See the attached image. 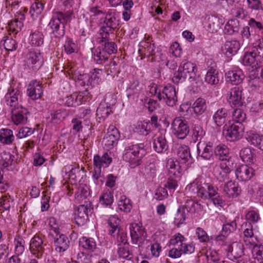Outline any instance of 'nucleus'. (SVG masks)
Wrapping results in <instances>:
<instances>
[{
    "instance_id": "obj_24",
    "label": "nucleus",
    "mask_w": 263,
    "mask_h": 263,
    "mask_svg": "<svg viewBox=\"0 0 263 263\" xmlns=\"http://www.w3.org/2000/svg\"><path fill=\"white\" fill-rule=\"evenodd\" d=\"M176 154L185 165L189 166L193 163L194 159L191 155L190 148L188 146L186 145H178Z\"/></svg>"
},
{
    "instance_id": "obj_46",
    "label": "nucleus",
    "mask_w": 263,
    "mask_h": 263,
    "mask_svg": "<svg viewBox=\"0 0 263 263\" xmlns=\"http://www.w3.org/2000/svg\"><path fill=\"white\" fill-rule=\"evenodd\" d=\"M205 131L202 127L199 124H195L192 129V139L196 142L200 140L205 135Z\"/></svg>"
},
{
    "instance_id": "obj_47",
    "label": "nucleus",
    "mask_w": 263,
    "mask_h": 263,
    "mask_svg": "<svg viewBox=\"0 0 263 263\" xmlns=\"http://www.w3.org/2000/svg\"><path fill=\"white\" fill-rule=\"evenodd\" d=\"M15 158L14 156L9 153L4 152L0 156V164L4 167L12 165Z\"/></svg>"
},
{
    "instance_id": "obj_57",
    "label": "nucleus",
    "mask_w": 263,
    "mask_h": 263,
    "mask_svg": "<svg viewBox=\"0 0 263 263\" xmlns=\"http://www.w3.org/2000/svg\"><path fill=\"white\" fill-rule=\"evenodd\" d=\"M78 80L80 85L87 86V88L86 89V90L90 88L93 82L92 77H91L90 74L88 73L80 74L78 76Z\"/></svg>"
},
{
    "instance_id": "obj_26",
    "label": "nucleus",
    "mask_w": 263,
    "mask_h": 263,
    "mask_svg": "<svg viewBox=\"0 0 263 263\" xmlns=\"http://www.w3.org/2000/svg\"><path fill=\"white\" fill-rule=\"evenodd\" d=\"M88 210L90 211V209L87 207V205H80L78 208L74 218L76 224L78 226H83L87 221Z\"/></svg>"
},
{
    "instance_id": "obj_63",
    "label": "nucleus",
    "mask_w": 263,
    "mask_h": 263,
    "mask_svg": "<svg viewBox=\"0 0 263 263\" xmlns=\"http://www.w3.org/2000/svg\"><path fill=\"white\" fill-rule=\"evenodd\" d=\"M64 47L65 51L67 54H71L77 50L76 44L70 38H67Z\"/></svg>"
},
{
    "instance_id": "obj_50",
    "label": "nucleus",
    "mask_w": 263,
    "mask_h": 263,
    "mask_svg": "<svg viewBox=\"0 0 263 263\" xmlns=\"http://www.w3.org/2000/svg\"><path fill=\"white\" fill-rule=\"evenodd\" d=\"M31 44L35 46H40L44 43V36L39 31H35L30 35Z\"/></svg>"
},
{
    "instance_id": "obj_35",
    "label": "nucleus",
    "mask_w": 263,
    "mask_h": 263,
    "mask_svg": "<svg viewBox=\"0 0 263 263\" xmlns=\"http://www.w3.org/2000/svg\"><path fill=\"white\" fill-rule=\"evenodd\" d=\"M228 116V112L227 109L224 108H221L214 113L213 119L217 126H220L225 123Z\"/></svg>"
},
{
    "instance_id": "obj_61",
    "label": "nucleus",
    "mask_w": 263,
    "mask_h": 263,
    "mask_svg": "<svg viewBox=\"0 0 263 263\" xmlns=\"http://www.w3.org/2000/svg\"><path fill=\"white\" fill-rule=\"evenodd\" d=\"M246 219L248 223L254 224L260 220L259 214L256 211H250L246 214Z\"/></svg>"
},
{
    "instance_id": "obj_62",
    "label": "nucleus",
    "mask_w": 263,
    "mask_h": 263,
    "mask_svg": "<svg viewBox=\"0 0 263 263\" xmlns=\"http://www.w3.org/2000/svg\"><path fill=\"white\" fill-rule=\"evenodd\" d=\"M101 47L109 57L110 55L116 53L117 51V46L113 42H107L102 44Z\"/></svg>"
},
{
    "instance_id": "obj_25",
    "label": "nucleus",
    "mask_w": 263,
    "mask_h": 263,
    "mask_svg": "<svg viewBox=\"0 0 263 263\" xmlns=\"http://www.w3.org/2000/svg\"><path fill=\"white\" fill-rule=\"evenodd\" d=\"M26 62L28 66H31L33 69H38L42 65V57L39 52L29 51L26 55Z\"/></svg>"
},
{
    "instance_id": "obj_53",
    "label": "nucleus",
    "mask_w": 263,
    "mask_h": 263,
    "mask_svg": "<svg viewBox=\"0 0 263 263\" xmlns=\"http://www.w3.org/2000/svg\"><path fill=\"white\" fill-rule=\"evenodd\" d=\"M234 123H240L245 121L246 115L244 111L240 108H236L232 114Z\"/></svg>"
},
{
    "instance_id": "obj_22",
    "label": "nucleus",
    "mask_w": 263,
    "mask_h": 263,
    "mask_svg": "<svg viewBox=\"0 0 263 263\" xmlns=\"http://www.w3.org/2000/svg\"><path fill=\"white\" fill-rule=\"evenodd\" d=\"M197 152L198 155L204 159L210 160L213 154V144L211 142L197 144Z\"/></svg>"
},
{
    "instance_id": "obj_29",
    "label": "nucleus",
    "mask_w": 263,
    "mask_h": 263,
    "mask_svg": "<svg viewBox=\"0 0 263 263\" xmlns=\"http://www.w3.org/2000/svg\"><path fill=\"white\" fill-rule=\"evenodd\" d=\"M240 48V43L237 40L227 41L222 47L227 56L235 54Z\"/></svg>"
},
{
    "instance_id": "obj_18",
    "label": "nucleus",
    "mask_w": 263,
    "mask_h": 263,
    "mask_svg": "<svg viewBox=\"0 0 263 263\" xmlns=\"http://www.w3.org/2000/svg\"><path fill=\"white\" fill-rule=\"evenodd\" d=\"M228 163L221 162L219 166H216L214 170V175L220 181H225L229 179L231 171L230 162Z\"/></svg>"
},
{
    "instance_id": "obj_19",
    "label": "nucleus",
    "mask_w": 263,
    "mask_h": 263,
    "mask_svg": "<svg viewBox=\"0 0 263 263\" xmlns=\"http://www.w3.org/2000/svg\"><path fill=\"white\" fill-rule=\"evenodd\" d=\"M27 93L29 98L33 100L40 99L43 93L42 84L36 80L31 81L28 85Z\"/></svg>"
},
{
    "instance_id": "obj_56",
    "label": "nucleus",
    "mask_w": 263,
    "mask_h": 263,
    "mask_svg": "<svg viewBox=\"0 0 263 263\" xmlns=\"http://www.w3.org/2000/svg\"><path fill=\"white\" fill-rule=\"evenodd\" d=\"M128 97L132 95H138L140 92L139 82L137 80H133L126 90Z\"/></svg>"
},
{
    "instance_id": "obj_23",
    "label": "nucleus",
    "mask_w": 263,
    "mask_h": 263,
    "mask_svg": "<svg viewBox=\"0 0 263 263\" xmlns=\"http://www.w3.org/2000/svg\"><path fill=\"white\" fill-rule=\"evenodd\" d=\"M235 174L238 180L247 181L253 176L254 170L248 165H242L236 169Z\"/></svg>"
},
{
    "instance_id": "obj_11",
    "label": "nucleus",
    "mask_w": 263,
    "mask_h": 263,
    "mask_svg": "<svg viewBox=\"0 0 263 263\" xmlns=\"http://www.w3.org/2000/svg\"><path fill=\"white\" fill-rule=\"evenodd\" d=\"M130 233L132 242L138 245L139 247H141L145 241L149 242L146 239L147 237L146 232L144 229L139 224L135 223L132 225L130 228Z\"/></svg>"
},
{
    "instance_id": "obj_39",
    "label": "nucleus",
    "mask_w": 263,
    "mask_h": 263,
    "mask_svg": "<svg viewBox=\"0 0 263 263\" xmlns=\"http://www.w3.org/2000/svg\"><path fill=\"white\" fill-rule=\"evenodd\" d=\"M14 140L12 130L2 128L0 130V142L4 144H10Z\"/></svg>"
},
{
    "instance_id": "obj_3",
    "label": "nucleus",
    "mask_w": 263,
    "mask_h": 263,
    "mask_svg": "<svg viewBox=\"0 0 263 263\" xmlns=\"http://www.w3.org/2000/svg\"><path fill=\"white\" fill-rule=\"evenodd\" d=\"M151 92L157 95L159 101H162L167 106L173 107L178 100L175 87L170 84L165 86L154 85L151 88Z\"/></svg>"
},
{
    "instance_id": "obj_59",
    "label": "nucleus",
    "mask_w": 263,
    "mask_h": 263,
    "mask_svg": "<svg viewBox=\"0 0 263 263\" xmlns=\"http://www.w3.org/2000/svg\"><path fill=\"white\" fill-rule=\"evenodd\" d=\"M252 254L254 259H257L258 263L263 260V246L254 245L252 249Z\"/></svg>"
},
{
    "instance_id": "obj_6",
    "label": "nucleus",
    "mask_w": 263,
    "mask_h": 263,
    "mask_svg": "<svg viewBox=\"0 0 263 263\" xmlns=\"http://www.w3.org/2000/svg\"><path fill=\"white\" fill-rule=\"evenodd\" d=\"M243 245L241 242L235 241L226 249L228 258L237 263H245L247 258L245 256Z\"/></svg>"
},
{
    "instance_id": "obj_34",
    "label": "nucleus",
    "mask_w": 263,
    "mask_h": 263,
    "mask_svg": "<svg viewBox=\"0 0 263 263\" xmlns=\"http://www.w3.org/2000/svg\"><path fill=\"white\" fill-rule=\"evenodd\" d=\"M168 146L165 137L161 136L157 137L153 141L154 149L158 153L166 151Z\"/></svg>"
},
{
    "instance_id": "obj_2",
    "label": "nucleus",
    "mask_w": 263,
    "mask_h": 263,
    "mask_svg": "<svg viewBox=\"0 0 263 263\" xmlns=\"http://www.w3.org/2000/svg\"><path fill=\"white\" fill-rule=\"evenodd\" d=\"M72 12L70 10L63 12L57 11L53 13L49 23L51 33L54 37L62 38L65 33V25L70 22Z\"/></svg>"
},
{
    "instance_id": "obj_42",
    "label": "nucleus",
    "mask_w": 263,
    "mask_h": 263,
    "mask_svg": "<svg viewBox=\"0 0 263 263\" xmlns=\"http://www.w3.org/2000/svg\"><path fill=\"white\" fill-rule=\"evenodd\" d=\"M166 167L168 174L171 176H178L181 173V168L178 163H177L172 159L167 160Z\"/></svg>"
},
{
    "instance_id": "obj_13",
    "label": "nucleus",
    "mask_w": 263,
    "mask_h": 263,
    "mask_svg": "<svg viewBox=\"0 0 263 263\" xmlns=\"http://www.w3.org/2000/svg\"><path fill=\"white\" fill-rule=\"evenodd\" d=\"M120 220L116 216H111L109 218L108 224L109 227V234L112 235L117 232V240L118 242L125 244L127 243V235L119 227Z\"/></svg>"
},
{
    "instance_id": "obj_51",
    "label": "nucleus",
    "mask_w": 263,
    "mask_h": 263,
    "mask_svg": "<svg viewBox=\"0 0 263 263\" xmlns=\"http://www.w3.org/2000/svg\"><path fill=\"white\" fill-rule=\"evenodd\" d=\"M118 207L121 211H123L125 213H128L132 208V205L129 199L127 198L125 196H122L119 201Z\"/></svg>"
},
{
    "instance_id": "obj_30",
    "label": "nucleus",
    "mask_w": 263,
    "mask_h": 263,
    "mask_svg": "<svg viewBox=\"0 0 263 263\" xmlns=\"http://www.w3.org/2000/svg\"><path fill=\"white\" fill-rule=\"evenodd\" d=\"M112 161V158L107 153L103 154L102 157L96 155L93 157V165L95 166L101 168L108 166Z\"/></svg>"
},
{
    "instance_id": "obj_64",
    "label": "nucleus",
    "mask_w": 263,
    "mask_h": 263,
    "mask_svg": "<svg viewBox=\"0 0 263 263\" xmlns=\"http://www.w3.org/2000/svg\"><path fill=\"white\" fill-rule=\"evenodd\" d=\"M13 203V199L9 194L3 196L1 199V205L6 210H9Z\"/></svg>"
},
{
    "instance_id": "obj_5",
    "label": "nucleus",
    "mask_w": 263,
    "mask_h": 263,
    "mask_svg": "<svg viewBox=\"0 0 263 263\" xmlns=\"http://www.w3.org/2000/svg\"><path fill=\"white\" fill-rule=\"evenodd\" d=\"M21 93L17 88L11 86L4 98L6 104L11 107H14L12 109V114H19L27 116L29 111L27 109L22 105H17L18 99L21 98Z\"/></svg>"
},
{
    "instance_id": "obj_40",
    "label": "nucleus",
    "mask_w": 263,
    "mask_h": 263,
    "mask_svg": "<svg viewBox=\"0 0 263 263\" xmlns=\"http://www.w3.org/2000/svg\"><path fill=\"white\" fill-rule=\"evenodd\" d=\"M93 57L97 64H103L108 60L109 56L101 47H99L93 52Z\"/></svg>"
},
{
    "instance_id": "obj_20",
    "label": "nucleus",
    "mask_w": 263,
    "mask_h": 263,
    "mask_svg": "<svg viewBox=\"0 0 263 263\" xmlns=\"http://www.w3.org/2000/svg\"><path fill=\"white\" fill-rule=\"evenodd\" d=\"M226 81L233 85L240 84L245 78L242 70L239 68H235L225 73Z\"/></svg>"
},
{
    "instance_id": "obj_21",
    "label": "nucleus",
    "mask_w": 263,
    "mask_h": 263,
    "mask_svg": "<svg viewBox=\"0 0 263 263\" xmlns=\"http://www.w3.org/2000/svg\"><path fill=\"white\" fill-rule=\"evenodd\" d=\"M30 250L31 252L38 258H41L44 252L43 240L39 236H34L30 241Z\"/></svg>"
},
{
    "instance_id": "obj_58",
    "label": "nucleus",
    "mask_w": 263,
    "mask_h": 263,
    "mask_svg": "<svg viewBox=\"0 0 263 263\" xmlns=\"http://www.w3.org/2000/svg\"><path fill=\"white\" fill-rule=\"evenodd\" d=\"M248 26L255 31H257L263 34V24L254 18H250L248 21Z\"/></svg>"
},
{
    "instance_id": "obj_16",
    "label": "nucleus",
    "mask_w": 263,
    "mask_h": 263,
    "mask_svg": "<svg viewBox=\"0 0 263 263\" xmlns=\"http://www.w3.org/2000/svg\"><path fill=\"white\" fill-rule=\"evenodd\" d=\"M227 100L232 107H239L243 105L242 91L238 87L232 88L228 94Z\"/></svg>"
},
{
    "instance_id": "obj_48",
    "label": "nucleus",
    "mask_w": 263,
    "mask_h": 263,
    "mask_svg": "<svg viewBox=\"0 0 263 263\" xmlns=\"http://www.w3.org/2000/svg\"><path fill=\"white\" fill-rule=\"evenodd\" d=\"M44 9V4L41 2H35L32 4L29 13L32 17L34 19L38 16L43 11Z\"/></svg>"
},
{
    "instance_id": "obj_14",
    "label": "nucleus",
    "mask_w": 263,
    "mask_h": 263,
    "mask_svg": "<svg viewBox=\"0 0 263 263\" xmlns=\"http://www.w3.org/2000/svg\"><path fill=\"white\" fill-rule=\"evenodd\" d=\"M119 25V19L118 14L115 11L109 10L106 13L103 19L101 27L103 28L104 30H106L107 31L114 32Z\"/></svg>"
},
{
    "instance_id": "obj_52",
    "label": "nucleus",
    "mask_w": 263,
    "mask_h": 263,
    "mask_svg": "<svg viewBox=\"0 0 263 263\" xmlns=\"http://www.w3.org/2000/svg\"><path fill=\"white\" fill-rule=\"evenodd\" d=\"M1 42L3 43L4 48L6 50L12 51L16 49L17 43L11 37L4 36Z\"/></svg>"
},
{
    "instance_id": "obj_27",
    "label": "nucleus",
    "mask_w": 263,
    "mask_h": 263,
    "mask_svg": "<svg viewBox=\"0 0 263 263\" xmlns=\"http://www.w3.org/2000/svg\"><path fill=\"white\" fill-rule=\"evenodd\" d=\"M223 192L228 197L234 198L239 195L240 193V189L237 183L228 181L223 187Z\"/></svg>"
},
{
    "instance_id": "obj_44",
    "label": "nucleus",
    "mask_w": 263,
    "mask_h": 263,
    "mask_svg": "<svg viewBox=\"0 0 263 263\" xmlns=\"http://www.w3.org/2000/svg\"><path fill=\"white\" fill-rule=\"evenodd\" d=\"M250 47L251 49L254 52V53L263 58V36L251 43Z\"/></svg>"
},
{
    "instance_id": "obj_17",
    "label": "nucleus",
    "mask_w": 263,
    "mask_h": 263,
    "mask_svg": "<svg viewBox=\"0 0 263 263\" xmlns=\"http://www.w3.org/2000/svg\"><path fill=\"white\" fill-rule=\"evenodd\" d=\"M179 67L191 82L197 80V67L195 64L189 61H183L180 63Z\"/></svg>"
},
{
    "instance_id": "obj_60",
    "label": "nucleus",
    "mask_w": 263,
    "mask_h": 263,
    "mask_svg": "<svg viewBox=\"0 0 263 263\" xmlns=\"http://www.w3.org/2000/svg\"><path fill=\"white\" fill-rule=\"evenodd\" d=\"M251 144L263 151V135L254 134L249 137Z\"/></svg>"
},
{
    "instance_id": "obj_36",
    "label": "nucleus",
    "mask_w": 263,
    "mask_h": 263,
    "mask_svg": "<svg viewBox=\"0 0 263 263\" xmlns=\"http://www.w3.org/2000/svg\"><path fill=\"white\" fill-rule=\"evenodd\" d=\"M192 108L196 116L203 114L207 108L206 100L202 98H199L194 102Z\"/></svg>"
},
{
    "instance_id": "obj_28",
    "label": "nucleus",
    "mask_w": 263,
    "mask_h": 263,
    "mask_svg": "<svg viewBox=\"0 0 263 263\" xmlns=\"http://www.w3.org/2000/svg\"><path fill=\"white\" fill-rule=\"evenodd\" d=\"M214 154L216 157L222 161L221 162L228 163V161H230L229 149L226 145L224 144L218 145L215 148Z\"/></svg>"
},
{
    "instance_id": "obj_1",
    "label": "nucleus",
    "mask_w": 263,
    "mask_h": 263,
    "mask_svg": "<svg viewBox=\"0 0 263 263\" xmlns=\"http://www.w3.org/2000/svg\"><path fill=\"white\" fill-rule=\"evenodd\" d=\"M191 192L197 193V196L203 199H211L214 205L222 206L223 200L217 192V188L210 183L196 179L186 187Z\"/></svg>"
},
{
    "instance_id": "obj_9",
    "label": "nucleus",
    "mask_w": 263,
    "mask_h": 263,
    "mask_svg": "<svg viewBox=\"0 0 263 263\" xmlns=\"http://www.w3.org/2000/svg\"><path fill=\"white\" fill-rule=\"evenodd\" d=\"M50 235L54 239V245L57 251L62 252L68 249L69 243L68 238L65 235L60 234L59 229L57 227L51 226Z\"/></svg>"
},
{
    "instance_id": "obj_12",
    "label": "nucleus",
    "mask_w": 263,
    "mask_h": 263,
    "mask_svg": "<svg viewBox=\"0 0 263 263\" xmlns=\"http://www.w3.org/2000/svg\"><path fill=\"white\" fill-rule=\"evenodd\" d=\"M116 100L113 99L111 93L107 94L104 102H101L97 109L96 115L98 118L104 120L112 112L111 105L115 104Z\"/></svg>"
},
{
    "instance_id": "obj_33",
    "label": "nucleus",
    "mask_w": 263,
    "mask_h": 263,
    "mask_svg": "<svg viewBox=\"0 0 263 263\" xmlns=\"http://www.w3.org/2000/svg\"><path fill=\"white\" fill-rule=\"evenodd\" d=\"M242 229H243V240L246 245H253V237L254 236L253 226L250 223L244 222L242 224Z\"/></svg>"
},
{
    "instance_id": "obj_15",
    "label": "nucleus",
    "mask_w": 263,
    "mask_h": 263,
    "mask_svg": "<svg viewBox=\"0 0 263 263\" xmlns=\"http://www.w3.org/2000/svg\"><path fill=\"white\" fill-rule=\"evenodd\" d=\"M119 138L120 133L118 129L114 126H110L103 139L102 143L106 149H110L117 144Z\"/></svg>"
},
{
    "instance_id": "obj_38",
    "label": "nucleus",
    "mask_w": 263,
    "mask_h": 263,
    "mask_svg": "<svg viewBox=\"0 0 263 263\" xmlns=\"http://www.w3.org/2000/svg\"><path fill=\"white\" fill-rule=\"evenodd\" d=\"M134 131L140 135L147 136L151 132L149 122L145 121L138 122L135 125Z\"/></svg>"
},
{
    "instance_id": "obj_32",
    "label": "nucleus",
    "mask_w": 263,
    "mask_h": 263,
    "mask_svg": "<svg viewBox=\"0 0 263 263\" xmlns=\"http://www.w3.org/2000/svg\"><path fill=\"white\" fill-rule=\"evenodd\" d=\"M240 29L239 22L237 19L229 20L226 24L223 30L224 33L228 35H233L239 32Z\"/></svg>"
},
{
    "instance_id": "obj_7",
    "label": "nucleus",
    "mask_w": 263,
    "mask_h": 263,
    "mask_svg": "<svg viewBox=\"0 0 263 263\" xmlns=\"http://www.w3.org/2000/svg\"><path fill=\"white\" fill-rule=\"evenodd\" d=\"M172 132L177 138L184 139L190 132L189 122L180 117L175 118L171 123Z\"/></svg>"
},
{
    "instance_id": "obj_55",
    "label": "nucleus",
    "mask_w": 263,
    "mask_h": 263,
    "mask_svg": "<svg viewBox=\"0 0 263 263\" xmlns=\"http://www.w3.org/2000/svg\"><path fill=\"white\" fill-rule=\"evenodd\" d=\"M237 228L236 220L231 222H226L222 226V235H228L230 233L234 232Z\"/></svg>"
},
{
    "instance_id": "obj_49",
    "label": "nucleus",
    "mask_w": 263,
    "mask_h": 263,
    "mask_svg": "<svg viewBox=\"0 0 263 263\" xmlns=\"http://www.w3.org/2000/svg\"><path fill=\"white\" fill-rule=\"evenodd\" d=\"M80 243L86 250L93 251L96 248V243L92 238L82 237Z\"/></svg>"
},
{
    "instance_id": "obj_31",
    "label": "nucleus",
    "mask_w": 263,
    "mask_h": 263,
    "mask_svg": "<svg viewBox=\"0 0 263 263\" xmlns=\"http://www.w3.org/2000/svg\"><path fill=\"white\" fill-rule=\"evenodd\" d=\"M251 49L250 51L247 52L242 58V63L244 65L251 66L256 67L260 60V57Z\"/></svg>"
},
{
    "instance_id": "obj_8",
    "label": "nucleus",
    "mask_w": 263,
    "mask_h": 263,
    "mask_svg": "<svg viewBox=\"0 0 263 263\" xmlns=\"http://www.w3.org/2000/svg\"><path fill=\"white\" fill-rule=\"evenodd\" d=\"M243 127L240 123H231L226 124L223 127V135L226 139L230 141H235L242 136Z\"/></svg>"
},
{
    "instance_id": "obj_4",
    "label": "nucleus",
    "mask_w": 263,
    "mask_h": 263,
    "mask_svg": "<svg viewBox=\"0 0 263 263\" xmlns=\"http://www.w3.org/2000/svg\"><path fill=\"white\" fill-rule=\"evenodd\" d=\"M147 152L143 143L132 145L125 147L123 154L124 160L129 162L133 167L141 164V159Z\"/></svg>"
},
{
    "instance_id": "obj_37",
    "label": "nucleus",
    "mask_w": 263,
    "mask_h": 263,
    "mask_svg": "<svg viewBox=\"0 0 263 263\" xmlns=\"http://www.w3.org/2000/svg\"><path fill=\"white\" fill-rule=\"evenodd\" d=\"M139 52L141 55L148 57L155 54V46L154 44L145 41H142L140 43Z\"/></svg>"
},
{
    "instance_id": "obj_10",
    "label": "nucleus",
    "mask_w": 263,
    "mask_h": 263,
    "mask_svg": "<svg viewBox=\"0 0 263 263\" xmlns=\"http://www.w3.org/2000/svg\"><path fill=\"white\" fill-rule=\"evenodd\" d=\"M27 11V8L21 7L20 9L16 12L14 18L8 23L9 31L16 34L22 30L24 26L23 21L25 20V15Z\"/></svg>"
},
{
    "instance_id": "obj_54",
    "label": "nucleus",
    "mask_w": 263,
    "mask_h": 263,
    "mask_svg": "<svg viewBox=\"0 0 263 263\" xmlns=\"http://www.w3.org/2000/svg\"><path fill=\"white\" fill-rule=\"evenodd\" d=\"M220 24L217 17L212 16L208 18V27L212 32H217L220 28Z\"/></svg>"
},
{
    "instance_id": "obj_41",
    "label": "nucleus",
    "mask_w": 263,
    "mask_h": 263,
    "mask_svg": "<svg viewBox=\"0 0 263 263\" xmlns=\"http://www.w3.org/2000/svg\"><path fill=\"white\" fill-rule=\"evenodd\" d=\"M254 155L252 149L250 147H245L239 153L240 157L242 161L249 164H252L254 162Z\"/></svg>"
},
{
    "instance_id": "obj_45",
    "label": "nucleus",
    "mask_w": 263,
    "mask_h": 263,
    "mask_svg": "<svg viewBox=\"0 0 263 263\" xmlns=\"http://www.w3.org/2000/svg\"><path fill=\"white\" fill-rule=\"evenodd\" d=\"M186 219V211L183 206H180L178 210L177 214L174 218V224L179 227L180 226L184 223Z\"/></svg>"
},
{
    "instance_id": "obj_43",
    "label": "nucleus",
    "mask_w": 263,
    "mask_h": 263,
    "mask_svg": "<svg viewBox=\"0 0 263 263\" xmlns=\"http://www.w3.org/2000/svg\"><path fill=\"white\" fill-rule=\"evenodd\" d=\"M218 72L215 69L211 68L206 72L205 77V81L209 84L216 85L219 83L217 77Z\"/></svg>"
}]
</instances>
